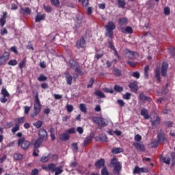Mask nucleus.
Listing matches in <instances>:
<instances>
[{
  "label": "nucleus",
  "instance_id": "obj_12",
  "mask_svg": "<svg viewBox=\"0 0 175 175\" xmlns=\"http://www.w3.org/2000/svg\"><path fill=\"white\" fill-rule=\"evenodd\" d=\"M167 69H169V64L166 62H163L161 66V75L163 77L167 76Z\"/></svg>",
  "mask_w": 175,
  "mask_h": 175
},
{
  "label": "nucleus",
  "instance_id": "obj_25",
  "mask_svg": "<svg viewBox=\"0 0 175 175\" xmlns=\"http://www.w3.org/2000/svg\"><path fill=\"white\" fill-rule=\"evenodd\" d=\"M43 142H44V139L38 138L34 143V148H39V147H40V146H42V144H43Z\"/></svg>",
  "mask_w": 175,
  "mask_h": 175
},
{
  "label": "nucleus",
  "instance_id": "obj_9",
  "mask_svg": "<svg viewBox=\"0 0 175 175\" xmlns=\"http://www.w3.org/2000/svg\"><path fill=\"white\" fill-rule=\"evenodd\" d=\"M48 137H49V134L47 133V130L43 128H41L38 131V138L46 142Z\"/></svg>",
  "mask_w": 175,
  "mask_h": 175
},
{
  "label": "nucleus",
  "instance_id": "obj_1",
  "mask_svg": "<svg viewBox=\"0 0 175 175\" xmlns=\"http://www.w3.org/2000/svg\"><path fill=\"white\" fill-rule=\"evenodd\" d=\"M42 169L46 170V172H51V173L55 172V175H59L64 173V170H62V166L57 167V165L54 163H49L48 165H42Z\"/></svg>",
  "mask_w": 175,
  "mask_h": 175
},
{
  "label": "nucleus",
  "instance_id": "obj_47",
  "mask_svg": "<svg viewBox=\"0 0 175 175\" xmlns=\"http://www.w3.org/2000/svg\"><path fill=\"white\" fill-rule=\"evenodd\" d=\"M77 24H81L83 23V16L80 15H77L76 16Z\"/></svg>",
  "mask_w": 175,
  "mask_h": 175
},
{
  "label": "nucleus",
  "instance_id": "obj_13",
  "mask_svg": "<svg viewBox=\"0 0 175 175\" xmlns=\"http://www.w3.org/2000/svg\"><path fill=\"white\" fill-rule=\"evenodd\" d=\"M133 173L135 174H140V173H148V168L144 167H139V166H136L134 168Z\"/></svg>",
  "mask_w": 175,
  "mask_h": 175
},
{
  "label": "nucleus",
  "instance_id": "obj_7",
  "mask_svg": "<svg viewBox=\"0 0 175 175\" xmlns=\"http://www.w3.org/2000/svg\"><path fill=\"white\" fill-rule=\"evenodd\" d=\"M18 145L21 146L23 150H27L29 146H31V142L26 140L25 137H21L18 141Z\"/></svg>",
  "mask_w": 175,
  "mask_h": 175
},
{
  "label": "nucleus",
  "instance_id": "obj_8",
  "mask_svg": "<svg viewBox=\"0 0 175 175\" xmlns=\"http://www.w3.org/2000/svg\"><path fill=\"white\" fill-rule=\"evenodd\" d=\"M157 139L158 142H156V147H158L159 146V143H163V142L166 140V135H165L163 131L160 130L157 132Z\"/></svg>",
  "mask_w": 175,
  "mask_h": 175
},
{
  "label": "nucleus",
  "instance_id": "obj_26",
  "mask_svg": "<svg viewBox=\"0 0 175 175\" xmlns=\"http://www.w3.org/2000/svg\"><path fill=\"white\" fill-rule=\"evenodd\" d=\"M150 122L152 126H157V125L161 124V118L159 116H157L155 120H151Z\"/></svg>",
  "mask_w": 175,
  "mask_h": 175
},
{
  "label": "nucleus",
  "instance_id": "obj_31",
  "mask_svg": "<svg viewBox=\"0 0 175 175\" xmlns=\"http://www.w3.org/2000/svg\"><path fill=\"white\" fill-rule=\"evenodd\" d=\"M119 24H120V25H126V24H128V18H120Z\"/></svg>",
  "mask_w": 175,
  "mask_h": 175
},
{
  "label": "nucleus",
  "instance_id": "obj_6",
  "mask_svg": "<svg viewBox=\"0 0 175 175\" xmlns=\"http://www.w3.org/2000/svg\"><path fill=\"white\" fill-rule=\"evenodd\" d=\"M69 65L70 66V68H72L76 73H79V75H83V72H81V68L80 67V64L77 62H76L75 59H71L69 60L68 62Z\"/></svg>",
  "mask_w": 175,
  "mask_h": 175
},
{
  "label": "nucleus",
  "instance_id": "obj_20",
  "mask_svg": "<svg viewBox=\"0 0 175 175\" xmlns=\"http://www.w3.org/2000/svg\"><path fill=\"white\" fill-rule=\"evenodd\" d=\"M70 139V136L68 133H64L59 135V139L62 140V142H66Z\"/></svg>",
  "mask_w": 175,
  "mask_h": 175
},
{
  "label": "nucleus",
  "instance_id": "obj_41",
  "mask_svg": "<svg viewBox=\"0 0 175 175\" xmlns=\"http://www.w3.org/2000/svg\"><path fill=\"white\" fill-rule=\"evenodd\" d=\"M18 131H20V124H16L15 126L12 127V133H16Z\"/></svg>",
  "mask_w": 175,
  "mask_h": 175
},
{
  "label": "nucleus",
  "instance_id": "obj_54",
  "mask_svg": "<svg viewBox=\"0 0 175 175\" xmlns=\"http://www.w3.org/2000/svg\"><path fill=\"white\" fill-rule=\"evenodd\" d=\"M8 65H10L11 66H16L17 65V60L16 59H12L8 62Z\"/></svg>",
  "mask_w": 175,
  "mask_h": 175
},
{
  "label": "nucleus",
  "instance_id": "obj_40",
  "mask_svg": "<svg viewBox=\"0 0 175 175\" xmlns=\"http://www.w3.org/2000/svg\"><path fill=\"white\" fill-rule=\"evenodd\" d=\"M47 77H46L43 74H41L38 78V81H46L47 80Z\"/></svg>",
  "mask_w": 175,
  "mask_h": 175
},
{
  "label": "nucleus",
  "instance_id": "obj_38",
  "mask_svg": "<svg viewBox=\"0 0 175 175\" xmlns=\"http://www.w3.org/2000/svg\"><path fill=\"white\" fill-rule=\"evenodd\" d=\"M14 159L16 161H20L21 159H23V154L20 153H15L14 154Z\"/></svg>",
  "mask_w": 175,
  "mask_h": 175
},
{
  "label": "nucleus",
  "instance_id": "obj_3",
  "mask_svg": "<svg viewBox=\"0 0 175 175\" xmlns=\"http://www.w3.org/2000/svg\"><path fill=\"white\" fill-rule=\"evenodd\" d=\"M110 163L113 167V174H120V172L122 169V164H121V162L118 161V159L116 157H113L111 159Z\"/></svg>",
  "mask_w": 175,
  "mask_h": 175
},
{
  "label": "nucleus",
  "instance_id": "obj_11",
  "mask_svg": "<svg viewBox=\"0 0 175 175\" xmlns=\"http://www.w3.org/2000/svg\"><path fill=\"white\" fill-rule=\"evenodd\" d=\"M9 57H10V54L9 52H4L2 55H0V65H3L6 64L8 59H9Z\"/></svg>",
  "mask_w": 175,
  "mask_h": 175
},
{
  "label": "nucleus",
  "instance_id": "obj_10",
  "mask_svg": "<svg viewBox=\"0 0 175 175\" xmlns=\"http://www.w3.org/2000/svg\"><path fill=\"white\" fill-rule=\"evenodd\" d=\"M76 47L77 49H85L87 47V44L85 43L84 38H81L77 41Z\"/></svg>",
  "mask_w": 175,
  "mask_h": 175
},
{
  "label": "nucleus",
  "instance_id": "obj_27",
  "mask_svg": "<svg viewBox=\"0 0 175 175\" xmlns=\"http://www.w3.org/2000/svg\"><path fill=\"white\" fill-rule=\"evenodd\" d=\"M93 139H94V137L88 136L83 141V146L85 147L87 145L90 144V143L92 142Z\"/></svg>",
  "mask_w": 175,
  "mask_h": 175
},
{
  "label": "nucleus",
  "instance_id": "obj_56",
  "mask_svg": "<svg viewBox=\"0 0 175 175\" xmlns=\"http://www.w3.org/2000/svg\"><path fill=\"white\" fill-rule=\"evenodd\" d=\"M49 159H50V158H49V156H42L41 157V162H43V163H46V162H49Z\"/></svg>",
  "mask_w": 175,
  "mask_h": 175
},
{
  "label": "nucleus",
  "instance_id": "obj_16",
  "mask_svg": "<svg viewBox=\"0 0 175 175\" xmlns=\"http://www.w3.org/2000/svg\"><path fill=\"white\" fill-rule=\"evenodd\" d=\"M105 159H100L96 161L95 167L96 169H100V167H105Z\"/></svg>",
  "mask_w": 175,
  "mask_h": 175
},
{
  "label": "nucleus",
  "instance_id": "obj_17",
  "mask_svg": "<svg viewBox=\"0 0 175 175\" xmlns=\"http://www.w3.org/2000/svg\"><path fill=\"white\" fill-rule=\"evenodd\" d=\"M107 43L109 49H111V50H113V51H114L115 55H116V57H118V58L120 55H118V52H117V49H116V47L114 46V44H113V41L109 40Z\"/></svg>",
  "mask_w": 175,
  "mask_h": 175
},
{
  "label": "nucleus",
  "instance_id": "obj_18",
  "mask_svg": "<svg viewBox=\"0 0 175 175\" xmlns=\"http://www.w3.org/2000/svg\"><path fill=\"white\" fill-rule=\"evenodd\" d=\"M139 98L142 102H152V99L150 97L146 96L143 93L139 94Z\"/></svg>",
  "mask_w": 175,
  "mask_h": 175
},
{
  "label": "nucleus",
  "instance_id": "obj_28",
  "mask_svg": "<svg viewBox=\"0 0 175 175\" xmlns=\"http://www.w3.org/2000/svg\"><path fill=\"white\" fill-rule=\"evenodd\" d=\"M122 32H123V33H133V29H132L131 26H127L124 30L122 29Z\"/></svg>",
  "mask_w": 175,
  "mask_h": 175
},
{
  "label": "nucleus",
  "instance_id": "obj_44",
  "mask_svg": "<svg viewBox=\"0 0 175 175\" xmlns=\"http://www.w3.org/2000/svg\"><path fill=\"white\" fill-rule=\"evenodd\" d=\"M155 77L158 81H161V71H159L158 69H157L155 71Z\"/></svg>",
  "mask_w": 175,
  "mask_h": 175
},
{
  "label": "nucleus",
  "instance_id": "obj_39",
  "mask_svg": "<svg viewBox=\"0 0 175 175\" xmlns=\"http://www.w3.org/2000/svg\"><path fill=\"white\" fill-rule=\"evenodd\" d=\"M15 121H17V124L20 125V124H24L25 122V117H21L15 119Z\"/></svg>",
  "mask_w": 175,
  "mask_h": 175
},
{
  "label": "nucleus",
  "instance_id": "obj_22",
  "mask_svg": "<svg viewBox=\"0 0 175 175\" xmlns=\"http://www.w3.org/2000/svg\"><path fill=\"white\" fill-rule=\"evenodd\" d=\"M129 88L133 91V92H137L138 86L136 82L131 83L129 85Z\"/></svg>",
  "mask_w": 175,
  "mask_h": 175
},
{
  "label": "nucleus",
  "instance_id": "obj_64",
  "mask_svg": "<svg viewBox=\"0 0 175 175\" xmlns=\"http://www.w3.org/2000/svg\"><path fill=\"white\" fill-rule=\"evenodd\" d=\"M171 157H172V165L173 166L174 165V163H175V153H172Z\"/></svg>",
  "mask_w": 175,
  "mask_h": 175
},
{
  "label": "nucleus",
  "instance_id": "obj_62",
  "mask_svg": "<svg viewBox=\"0 0 175 175\" xmlns=\"http://www.w3.org/2000/svg\"><path fill=\"white\" fill-rule=\"evenodd\" d=\"M123 99H126V100H129V99H131V93L127 92L124 95H123Z\"/></svg>",
  "mask_w": 175,
  "mask_h": 175
},
{
  "label": "nucleus",
  "instance_id": "obj_32",
  "mask_svg": "<svg viewBox=\"0 0 175 175\" xmlns=\"http://www.w3.org/2000/svg\"><path fill=\"white\" fill-rule=\"evenodd\" d=\"M168 53L170 54V55H171V57H175V48L173 46H171L167 50Z\"/></svg>",
  "mask_w": 175,
  "mask_h": 175
},
{
  "label": "nucleus",
  "instance_id": "obj_4",
  "mask_svg": "<svg viewBox=\"0 0 175 175\" xmlns=\"http://www.w3.org/2000/svg\"><path fill=\"white\" fill-rule=\"evenodd\" d=\"M105 29L107 31L106 36L110 39L113 38V31L116 29V24L113 21H109L108 24L105 25Z\"/></svg>",
  "mask_w": 175,
  "mask_h": 175
},
{
  "label": "nucleus",
  "instance_id": "obj_30",
  "mask_svg": "<svg viewBox=\"0 0 175 175\" xmlns=\"http://www.w3.org/2000/svg\"><path fill=\"white\" fill-rule=\"evenodd\" d=\"M33 125L37 128V129H39L43 126V122L42 120H38L34 123H33Z\"/></svg>",
  "mask_w": 175,
  "mask_h": 175
},
{
  "label": "nucleus",
  "instance_id": "obj_52",
  "mask_svg": "<svg viewBox=\"0 0 175 175\" xmlns=\"http://www.w3.org/2000/svg\"><path fill=\"white\" fill-rule=\"evenodd\" d=\"M94 83H95L94 78H91L90 79L89 84L87 85V88H92V85H94Z\"/></svg>",
  "mask_w": 175,
  "mask_h": 175
},
{
  "label": "nucleus",
  "instance_id": "obj_63",
  "mask_svg": "<svg viewBox=\"0 0 175 175\" xmlns=\"http://www.w3.org/2000/svg\"><path fill=\"white\" fill-rule=\"evenodd\" d=\"M134 140L135 142H140L142 140V135L137 134L135 136Z\"/></svg>",
  "mask_w": 175,
  "mask_h": 175
},
{
  "label": "nucleus",
  "instance_id": "obj_45",
  "mask_svg": "<svg viewBox=\"0 0 175 175\" xmlns=\"http://www.w3.org/2000/svg\"><path fill=\"white\" fill-rule=\"evenodd\" d=\"M150 70V66H146L144 68V76L146 79H148V71Z\"/></svg>",
  "mask_w": 175,
  "mask_h": 175
},
{
  "label": "nucleus",
  "instance_id": "obj_35",
  "mask_svg": "<svg viewBox=\"0 0 175 175\" xmlns=\"http://www.w3.org/2000/svg\"><path fill=\"white\" fill-rule=\"evenodd\" d=\"M117 3L118 8H122V9H124L125 8V5H126V3H125V1L122 0H118Z\"/></svg>",
  "mask_w": 175,
  "mask_h": 175
},
{
  "label": "nucleus",
  "instance_id": "obj_42",
  "mask_svg": "<svg viewBox=\"0 0 175 175\" xmlns=\"http://www.w3.org/2000/svg\"><path fill=\"white\" fill-rule=\"evenodd\" d=\"M51 3L55 8H58L60 5L59 0H51Z\"/></svg>",
  "mask_w": 175,
  "mask_h": 175
},
{
  "label": "nucleus",
  "instance_id": "obj_53",
  "mask_svg": "<svg viewBox=\"0 0 175 175\" xmlns=\"http://www.w3.org/2000/svg\"><path fill=\"white\" fill-rule=\"evenodd\" d=\"M131 76H133V77H135V79H140V72H139L138 71H135L131 74Z\"/></svg>",
  "mask_w": 175,
  "mask_h": 175
},
{
  "label": "nucleus",
  "instance_id": "obj_14",
  "mask_svg": "<svg viewBox=\"0 0 175 175\" xmlns=\"http://www.w3.org/2000/svg\"><path fill=\"white\" fill-rule=\"evenodd\" d=\"M133 146H135V148L137 150V151H144L146 148L144 144L139 142H134Z\"/></svg>",
  "mask_w": 175,
  "mask_h": 175
},
{
  "label": "nucleus",
  "instance_id": "obj_15",
  "mask_svg": "<svg viewBox=\"0 0 175 175\" xmlns=\"http://www.w3.org/2000/svg\"><path fill=\"white\" fill-rule=\"evenodd\" d=\"M126 55H130L129 57L130 59H133L136 58H139V53L132 51H128L126 53Z\"/></svg>",
  "mask_w": 175,
  "mask_h": 175
},
{
  "label": "nucleus",
  "instance_id": "obj_60",
  "mask_svg": "<svg viewBox=\"0 0 175 175\" xmlns=\"http://www.w3.org/2000/svg\"><path fill=\"white\" fill-rule=\"evenodd\" d=\"M10 51L14 53V54H18V51H17V46H14L10 48Z\"/></svg>",
  "mask_w": 175,
  "mask_h": 175
},
{
  "label": "nucleus",
  "instance_id": "obj_19",
  "mask_svg": "<svg viewBox=\"0 0 175 175\" xmlns=\"http://www.w3.org/2000/svg\"><path fill=\"white\" fill-rule=\"evenodd\" d=\"M140 114L145 120H148V118H150V113H148V110H147L146 108L141 110Z\"/></svg>",
  "mask_w": 175,
  "mask_h": 175
},
{
  "label": "nucleus",
  "instance_id": "obj_58",
  "mask_svg": "<svg viewBox=\"0 0 175 175\" xmlns=\"http://www.w3.org/2000/svg\"><path fill=\"white\" fill-rule=\"evenodd\" d=\"M79 1H81V2H82V5H83L84 8H87V6H88L90 0H79Z\"/></svg>",
  "mask_w": 175,
  "mask_h": 175
},
{
  "label": "nucleus",
  "instance_id": "obj_23",
  "mask_svg": "<svg viewBox=\"0 0 175 175\" xmlns=\"http://www.w3.org/2000/svg\"><path fill=\"white\" fill-rule=\"evenodd\" d=\"M46 18V16L44 14H40L39 13L37 14V16H36L35 22L39 23L40 21H43Z\"/></svg>",
  "mask_w": 175,
  "mask_h": 175
},
{
  "label": "nucleus",
  "instance_id": "obj_21",
  "mask_svg": "<svg viewBox=\"0 0 175 175\" xmlns=\"http://www.w3.org/2000/svg\"><path fill=\"white\" fill-rule=\"evenodd\" d=\"M65 75L67 84L68 85H72V80H73V77H72V75H70L68 72H66Z\"/></svg>",
  "mask_w": 175,
  "mask_h": 175
},
{
  "label": "nucleus",
  "instance_id": "obj_33",
  "mask_svg": "<svg viewBox=\"0 0 175 175\" xmlns=\"http://www.w3.org/2000/svg\"><path fill=\"white\" fill-rule=\"evenodd\" d=\"M79 109L82 111V113H84L85 114L87 113V106H85V104H80L79 105Z\"/></svg>",
  "mask_w": 175,
  "mask_h": 175
},
{
  "label": "nucleus",
  "instance_id": "obj_59",
  "mask_svg": "<svg viewBox=\"0 0 175 175\" xmlns=\"http://www.w3.org/2000/svg\"><path fill=\"white\" fill-rule=\"evenodd\" d=\"M113 75H115V76H121V70L118 68H115L113 70Z\"/></svg>",
  "mask_w": 175,
  "mask_h": 175
},
{
  "label": "nucleus",
  "instance_id": "obj_24",
  "mask_svg": "<svg viewBox=\"0 0 175 175\" xmlns=\"http://www.w3.org/2000/svg\"><path fill=\"white\" fill-rule=\"evenodd\" d=\"M31 10L29 9V8H21V13L22 14H25L26 16H29L31 14Z\"/></svg>",
  "mask_w": 175,
  "mask_h": 175
},
{
  "label": "nucleus",
  "instance_id": "obj_43",
  "mask_svg": "<svg viewBox=\"0 0 175 175\" xmlns=\"http://www.w3.org/2000/svg\"><path fill=\"white\" fill-rule=\"evenodd\" d=\"M1 94H2L3 96H7V97L10 96V94H9V92H8L6 88H3L1 90Z\"/></svg>",
  "mask_w": 175,
  "mask_h": 175
},
{
  "label": "nucleus",
  "instance_id": "obj_49",
  "mask_svg": "<svg viewBox=\"0 0 175 175\" xmlns=\"http://www.w3.org/2000/svg\"><path fill=\"white\" fill-rule=\"evenodd\" d=\"M101 174L102 175H110V172L107 171V167H104L101 170Z\"/></svg>",
  "mask_w": 175,
  "mask_h": 175
},
{
  "label": "nucleus",
  "instance_id": "obj_5",
  "mask_svg": "<svg viewBox=\"0 0 175 175\" xmlns=\"http://www.w3.org/2000/svg\"><path fill=\"white\" fill-rule=\"evenodd\" d=\"M92 120V122L94 124H96L98 126H100V128H105V126H107V121L102 117H93Z\"/></svg>",
  "mask_w": 175,
  "mask_h": 175
},
{
  "label": "nucleus",
  "instance_id": "obj_51",
  "mask_svg": "<svg viewBox=\"0 0 175 175\" xmlns=\"http://www.w3.org/2000/svg\"><path fill=\"white\" fill-rule=\"evenodd\" d=\"M163 162L166 165H170V158L169 157H163Z\"/></svg>",
  "mask_w": 175,
  "mask_h": 175
},
{
  "label": "nucleus",
  "instance_id": "obj_61",
  "mask_svg": "<svg viewBox=\"0 0 175 175\" xmlns=\"http://www.w3.org/2000/svg\"><path fill=\"white\" fill-rule=\"evenodd\" d=\"M164 14H165V16H169V14H170V8L169 7H165L164 8Z\"/></svg>",
  "mask_w": 175,
  "mask_h": 175
},
{
  "label": "nucleus",
  "instance_id": "obj_34",
  "mask_svg": "<svg viewBox=\"0 0 175 175\" xmlns=\"http://www.w3.org/2000/svg\"><path fill=\"white\" fill-rule=\"evenodd\" d=\"M123 150L121 148H113L111 150L112 154H120V152H122Z\"/></svg>",
  "mask_w": 175,
  "mask_h": 175
},
{
  "label": "nucleus",
  "instance_id": "obj_37",
  "mask_svg": "<svg viewBox=\"0 0 175 175\" xmlns=\"http://www.w3.org/2000/svg\"><path fill=\"white\" fill-rule=\"evenodd\" d=\"M25 65H27V59H23L19 63L20 69L23 70V68H25Z\"/></svg>",
  "mask_w": 175,
  "mask_h": 175
},
{
  "label": "nucleus",
  "instance_id": "obj_2",
  "mask_svg": "<svg viewBox=\"0 0 175 175\" xmlns=\"http://www.w3.org/2000/svg\"><path fill=\"white\" fill-rule=\"evenodd\" d=\"M41 111L42 104H40V100L39 99V94L36 93L34 96L33 113L30 115V117H31V118H35V117L38 116Z\"/></svg>",
  "mask_w": 175,
  "mask_h": 175
},
{
  "label": "nucleus",
  "instance_id": "obj_46",
  "mask_svg": "<svg viewBox=\"0 0 175 175\" xmlns=\"http://www.w3.org/2000/svg\"><path fill=\"white\" fill-rule=\"evenodd\" d=\"M114 90L117 92H122V91H124V88L118 85L114 86Z\"/></svg>",
  "mask_w": 175,
  "mask_h": 175
},
{
  "label": "nucleus",
  "instance_id": "obj_29",
  "mask_svg": "<svg viewBox=\"0 0 175 175\" xmlns=\"http://www.w3.org/2000/svg\"><path fill=\"white\" fill-rule=\"evenodd\" d=\"M94 95H96V96H98V98H106V95H105V94H103V92H102V90H96L94 92Z\"/></svg>",
  "mask_w": 175,
  "mask_h": 175
},
{
  "label": "nucleus",
  "instance_id": "obj_57",
  "mask_svg": "<svg viewBox=\"0 0 175 175\" xmlns=\"http://www.w3.org/2000/svg\"><path fill=\"white\" fill-rule=\"evenodd\" d=\"M44 9L47 13H51L52 8L50 5H44Z\"/></svg>",
  "mask_w": 175,
  "mask_h": 175
},
{
  "label": "nucleus",
  "instance_id": "obj_55",
  "mask_svg": "<svg viewBox=\"0 0 175 175\" xmlns=\"http://www.w3.org/2000/svg\"><path fill=\"white\" fill-rule=\"evenodd\" d=\"M66 133L68 134H71V135H73V133H76V128L75 127H72L71 129H69L66 131Z\"/></svg>",
  "mask_w": 175,
  "mask_h": 175
},
{
  "label": "nucleus",
  "instance_id": "obj_50",
  "mask_svg": "<svg viewBox=\"0 0 175 175\" xmlns=\"http://www.w3.org/2000/svg\"><path fill=\"white\" fill-rule=\"evenodd\" d=\"M100 140H101V142H105V143H107V137L106 136V134L100 135Z\"/></svg>",
  "mask_w": 175,
  "mask_h": 175
},
{
  "label": "nucleus",
  "instance_id": "obj_48",
  "mask_svg": "<svg viewBox=\"0 0 175 175\" xmlns=\"http://www.w3.org/2000/svg\"><path fill=\"white\" fill-rule=\"evenodd\" d=\"M66 109L68 113H72V111H73V110H75V108L73 107V105L67 104Z\"/></svg>",
  "mask_w": 175,
  "mask_h": 175
},
{
  "label": "nucleus",
  "instance_id": "obj_36",
  "mask_svg": "<svg viewBox=\"0 0 175 175\" xmlns=\"http://www.w3.org/2000/svg\"><path fill=\"white\" fill-rule=\"evenodd\" d=\"M71 147L73 152H77L79 151V146L77 145V143H72Z\"/></svg>",
  "mask_w": 175,
  "mask_h": 175
}]
</instances>
